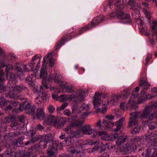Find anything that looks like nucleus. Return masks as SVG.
<instances>
[{
    "mask_svg": "<svg viewBox=\"0 0 157 157\" xmlns=\"http://www.w3.org/2000/svg\"><path fill=\"white\" fill-rule=\"evenodd\" d=\"M9 102L12 105L13 107L17 106L19 103V102L16 100L10 101Z\"/></svg>",
    "mask_w": 157,
    "mask_h": 157,
    "instance_id": "obj_53",
    "label": "nucleus"
},
{
    "mask_svg": "<svg viewBox=\"0 0 157 157\" xmlns=\"http://www.w3.org/2000/svg\"><path fill=\"white\" fill-rule=\"evenodd\" d=\"M52 55V54H48L44 57L42 64V67L40 71V78L47 77V72L46 68V59H48L50 56Z\"/></svg>",
    "mask_w": 157,
    "mask_h": 157,
    "instance_id": "obj_10",
    "label": "nucleus"
},
{
    "mask_svg": "<svg viewBox=\"0 0 157 157\" xmlns=\"http://www.w3.org/2000/svg\"><path fill=\"white\" fill-rule=\"evenodd\" d=\"M156 113L154 111L153 112L151 113L149 116L148 119L147 120V122L148 123H149L150 121L151 120H153L155 119V120H156V115H157Z\"/></svg>",
    "mask_w": 157,
    "mask_h": 157,
    "instance_id": "obj_42",
    "label": "nucleus"
},
{
    "mask_svg": "<svg viewBox=\"0 0 157 157\" xmlns=\"http://www.w3.org/2000/svg\"><path fill=\"white\" fill-rule=\"evenodd\" d=\"M63 121L61 119L60 117H56L53 124V125L57 128H61L63 126Z\"/></svg>",
    "mask_w": 157,
    "mask_h": 157,
    "instance_id": "obj_25",
    "label": "nucleus"
},
{
    "mask_svg": "<svg viewBox=\"0 0 157 157\" xmlns=\"http://www.w3.org/2000/svg\"><path fill=\"white\" fill-rule=\"evenodd\" d=\"M140 129V127L138 125L134 127L132 130L131 131V132L132 134H136L138 133Z\"/></svg>",
    "mask_w": 157,
    "mask_h": 157,
    "instance_id": "obj_47",
    "label": "nucleus"
},
{
    "mask_svg": "<svg viewBox=\"0 0 157 157\" xmlns=\"http://www.w3.org/2000/svg\"><path fill=\"white\" fill-rule=\"evenodd\" d=\"M119 95V98L122 97L124 98H127L130 95V93L127 91L126 90H125L123 93Z\"/></svg>",
    "mask_w": 157,
    "mask_h": 157,
    "instance_id": "obj_43",
    "label": "nucleus"
},
{
    "mask_svg": "<svg viewBox=\"0 0 157 157\" xmlns=\"http://www.w3.org/2000/svg\"><path fill=\"white\" fill-rule=\"evenodd\" d=\"M97 143L94 146L96 151H100L101 153L105 149V147L103 143L100 141H97Z\"/></svg>",
    "mask_w": 157,
    "mask_h": 157,
    "instance_id": "obj_24",
    "label": "nucleus"
},
{
    "mask_svg": "<svg viewBox=\"0 0 157 157\" xmlns=\"http://www.w3.org/2000/svg\"><path fill=\"white\" fill-rule=\"evenodd\" d=\"M0 90L2 91H5L6 90L7 91H8L9 90L10 91V89H9V88H6V87L4 86L2 83H0Z\"/></svg>",
    "mask_w": 157,
    "mask_h": 157,
    "instance_id": "obj_59",
    "label": "nucleus"
},
{
    "mask_svg": "<svg viewBox=\"0 0 157 157\" xmlns=\"http://www.w3.org/2000/svg\"><path fill=\"white\" fill-rule=\"evenodd\" d=\"M89 105L84 103L82 105V106L80 107V109L81 110L83 109V110H87L89 109Z\"/></svg>",
    "mask_w": 157,
    "mask_h": 157,
    "instance_id": "obj_54",
    "label": "nucleus"
},
{
    "mask_svg": "<svg viewBox=\"0 0 157 157\" xmlns=\"http://www.w3.org/2000/svg\"><path fill=\"white\" fill-rule=\"evenodd\" d=\"M137 147L136 144L131 142L130 143L126 144L125 146L121 147L120 149L121 151L129 153L135 151Z\"/></svg>",
    "mask_w": 157,
    "mask_h": 157,
    "instance_id": "obj_11",
    "label": "nucleus"
},
{
    "mask_svg": "<svg viewBox=\"0 0 157 157\" xmlns=\"http://www.w3.org/2000/svg\"><path fill=\"white\" fill-rule=\"evenodd\" d=\"M98 135L101 136V139L105 141L111 140L110 136L105 131H99Z\"/></svg>",
    "mask_w": 157,
    "mask_h": 157,
    "instance_id": "obj_27",
    "label": "nucleus"
},
{
    "mask_svg": "<svg viewBox=\"0 0 157 157\" xmlns=\"http://www.w3.org/2000/svg\"><path fill=\"white\" fill-rule=\"evenodd\" d=\"M57 146V144L53 143L52 145L49 146L47 150V153L48 155L50 156H54V152L56 150L57 148L55 146Z\"/></svg>",
    "mask_w": 157,
    "mask_h": 157,
    "instance_id": "obj_26",
    "label": "nucleus"
},
{
    "mask_svg": "<svg viewBox=\"0 0 157 157\" xmlns=\"http://www.w3.org/2000/svg\"><path fill=\"white\" fill-rule=\"evenodd\" d=\"M119 97V95L112 96L110 99L107 101L108 105H113L118 100Z\"/></svg>",
    "mask_w": 157,
    "mask_h": 157,
    "instance_id": "obj_33",
    "label": "nucleus"
},
{
    "mask_svg": "<svg viewBox=\"0 0 157 157\" xmlns=\"http://www.w3.org/2000/svg\"><path fill=\"white\" fill-rule=\"evenodd\" d=\"M82 131L83 133L85 134L91 135L93 132V129L91 128L89 125L84 126L82 128Z\"/></svg>",
    "mask_w": 157,
    "mask_h": 157,
    "instance_id": "obj_31",
    "label": "nucleus"
},
{
    "mask_svg": "<svg viewBox=\"0 0 157 157\" xmlns=\"http://www.w3.org/2000/svg\"><path fill=\"white\" fill-rule=\"evenodd\" d=\"M9 89H10V91L13 90L14 93L15 91L21 92L23 90H24L26 92L28 90L27 88L23 85H14L13 86H10Z\"/></svg>",
    "mask_w": 157,
    "mask_h": 157,
    "instance_id": "obj_17",
    "label": "nucleus"
},
{
    "mask_svg": "<svg viewBox=\"0 0 157 157\" xmlns=\"http://www.w3.org/2000/svg\"><path fill=\"white\" fill-rule=\"evenodd\" d=\"M128 4L131 6V9L134 10V13L137 14H139V10L141 8L140 5V4L136 2L133 0H131L128 1Z\"/></svg>",
    "mask_w": 157,
    "mask_h": 157,
    "instance_id": "obj_14",
    "label": "nucleus"
},
{
    "mask_svg": "<svg viewBox=\"0 0 157 157\" xmlns=\"http://www.w3.org/2000/svg\"><path fill=\"white\" fill-rule=\"evenodd\" d=\"M17 153V152L15 151L13 152L10 148H8L6 151L3 153L4 157H12V156L16 157Z\"/></svg>",
    "mask_w": 157,
    "mask_h": 157,
    "instance_id": "obj_22",
    "label": "nucleus"
},
{
    "mask_svg": "<svg viewBox=\"0 0 157 157\" xmlns=\"http://www.w3.org/2000/svg\"><path fill=\"white\" fill-rule=\"evenodd\" d=\"M101 93H100L98 92H95L93 98V103L94 108L97 109L96 110V112H101L104 113L106 112L107 109L106 106L105 107V105H103L105 107L104 108H103V106H102V109L98 108L103 102V100L99 98L101 95Z\"/></svg>",
    "mask_w": 157,
    "mask_h": 157,
    "instance_id": "obj_7",
    "label": "nucleus"
},
{
    "mask_svg": "<svg viewBox=\"0 0 157 157\" xmlns=\"http://www.w3.org/2000/svg\"><path fill=\"white\" fill-rule=\"evenodd\" d=\"M45 116V115L43 109L40 108L37 109L36 117L37 119L42 120Z\"/></svg>",
    "mask_w": 157,
    "mask_h": 157,
    "instance_id": "obj_29",
    "label": "nucleus"
},
{
    "mask_svg": "<svg viewBox=\"0 0 157 157\" xmlns=\"http://www.w3.org/2000/svg\"><path fill=\"white\" fill-rule=\"evenodd\" d=\"M104 19V17L102 15H101L95 18L91 21L90 24H89L90 26V28L96 26L103 21Z\"/></svg>",
    "mask_w": 157,
    "mask_h": 157,
    "instance_id": "obj_15",
    "label": "nucleus"
},
{
    "mask_svg": "<svg viewBox=\"0 0 157 157\" xmlns=\"http://www.w3.org/2000/svg\"><path fill=\"white\" fill-rule=\"evenodd\" d=\"M66 87V91L68 93H71L73 92V90L72 89V86H66L65 85ZM65 88V87L64 88Z\"/></svg>",
    "mask_w": 157,
    "mask_h": 157,
    "instance_id": "obj_57",
    "label": "nucleus"
},
{
    "mask_svg": "<svg viewBox=\"0 0 157 157\" xmlns=\"http://www.w3.org/2000/svg\"><path fill=\"white\" fill-rule=\"evenodd\" d=\"M42 101L43 100L42 98L40 96H38L36 98L35 100V102L38 104L40 105L41 104Z\"/></svg>",
    "mask_w": 157,
    "mask_h": 157,
    "instance_id": "obj_58",
    "label": "nucleus"
},
{
    "mask_svg": "<svg viewBox=\"0 0 157 157\" xmlns=\"http://www.w3.org/2000/svg\"><path fill=\"white\" fill-rule=\"evenodd\" d=\"M118 136V134L117 133H114L111 136H110L111 140L113 139H115L117 138Z\"/></svg>",
    "mask_w": 157,
    "mask_h": 157,
    "instance_id": "obj_61",
    "label": "nucleus"
},
{
    "mask_svg": "<svg viewBox=\"0 0 157 157\" xmlns=\"http://www.w3.org/2000/svg\"><path fill=\"white\" fill-rule=\"evenodd\" d=\"M44 137V136H41L40 135H36L35 136L32 137L31 139V142L32 143H34L41 139Z\"/></svg>",
    "mask_w": 157,
    "mask_h": 157,
    "instance_id": "obj_38",
    "label": "nucleus"
},
{
    "mask_svg": "<svg viewBox=\"0 0 157 157\" xmlns=\"http://www.w3.org/2000/svg\"><path fill=\"white\" fill-rule=\"evenodd\" d=\"M139 90L138 87H136L133 90V94L131 96L130 99L128 102V104L130 105V108L132 110H135L137 109L138 106L136 103L139 104L144 101L146 99V91L143 89L141 91V95L138 96L137 93Z\"/></svg>",
    "mask_w": 157,
    "mask_h": 157,
    "instance_id": "obj_3",
    "label": "nucleus"
},
{
    "mask_svg": "<svg viewBox=\"0 0 157 157\" xmlns=\"http://www.w3.org/2000/svg\"><path fill=\"white\" fill-rule=\"evenodd\" d=\"M68 104L66 102L60 106L57 107L56 108L57 111H59L64 109L67 106Z\"/></svg>",
    "mask_w": 157,
    "mask_h": 157,
    "instance_id": "obj_49",
    "label": "nucleus"
},
{
    "mask_svg": "<svg viewBox=\"0 0 157 157\" xmlns=\"http://www.w3.org/2000/svg\"><path fill=\"white\" fill-rule=\"evenodd\" d=\"M90 29V25L89 24H88L86 26L80 29L79 30V33H77L76 35H75L73 36H72V38L73 37H75L78 35H79L85 31L87 30V29Z\"/></svg>",
    "mask_w": 157,
    "mask_h": 157,
    "instance_id": "obj_34",
    "label": "nucleus"
},
{
    "mask_svg": "<svg viewBox=\"0 0 157 157\" xmlns=\"http://www.w3.org/2000/svg\"><path fill=\"white\" fill-rule=\"evenodd\" d=\"M150 85V84H148L146 78L145 77L142 78L139 83V86L140 87H142L145 89L147 90Z\"/></svg>",
    "mask_w": 157,
    "mask_h": 157,
    "instance_id": "obj_23",
    "label": "nucleus"
},
{
    "mask_svg": "<svg viewBox=\"0 0 157 157\" xmlns=\"http://www.w3.org/2000/svg\"><path fill=\"white\" fill-rule=\"evenodd\" d=\"M148 123V125L150 129H154L157 127V122L156 121H152L149 122Z\"/></svg>",
    "mask_w": 157,
    "mask_h": 157,
    "instance_id": "obj_41",
    "label": "nucleus"
},
{
    "mask_svg": "<svg viewBox=\"0 0 157 157\" xmlns=\"http://www.w3.org/2000/svg\"><path fill=\"white\" fill-rule=\"evenodd\" d=\"M142 140V139L141 138L139 137V136H136L132 138V143L135 144L136 143L141 142Z\"/></svg>",
    "mask_w": 157,
    "mask_h": 157,
    "instance_id": "obj_45",
    "label": "nucleus"
},
{
    "mask_svg": "<svg viewBox=\"0 0 157 157\" xmlns=\"http://www.w3.org/2000/svg\"><path fill=\"white\" fill-rule=\"evenodd\" d=\"M41 97L42 98L43 100H46L49 97V95L48 92L46 91L43 92Z\"/></svg>",
    "mask_w": 157,
    "mask_h": 157,
    "instance_id": "obj_44",
    "label": "nucleus"
},
{
    "mask_svg": "<svg viewBox=\"0 0 157 157\" xmlns=\"http://www.w3.org/2000/svg\"><path fill=\"white\" fill-rule=\"evenodd\" d=\"M70 150V153L72 154H74L75 153H77L78 151L76 147H71L69 148Z\"/></svg>",
    "mask_w": 157,
    "mask_h": 157,
    "instance_id": "obj_56",
    "label": "nucleus"
},
{
    "mask_svg": "<svg viewBox=\"0 0 157 157\" xmlns=\"http://www.w3.org/2000/svg\"><path fill=\"white\" fill-rule=\"evenodd\" d=\"M7 97L10 98H13L14 99H18L20 100H24L25 101L27 100V98H24L23 96L21 95H17L15 93L13 90L9 91L8 92H7Z\"/></svg>",
    "mask_w": 157,
    "mask_h": 157,
    "instance_id": "obj_20",
    "label": "nucleus"
},
{
    "mask_svg": "<svg viewBox=\"0 0 157 157\" xmlns=\"http://www.w3.org/2000/svg\"><path fill=\"white\" fill-rule=\"evenodd\" d=\"M54 60L52 59H50L49 60V65L52 67H53L54 65Z\"/></svg>",
    "mask_w": 157,
    "mask_h": 157,
    "instance_id": "obj_62",
    "label": "nucleus"
},
{
    "mask_svg": "<svg viewBox=\"0 0 157 157\" xmlns=\"http://www.w3.org/2000/svg\"><path fill=\"white\" fill-rule=\"evenodd\" d=\"M115 16L119 19L124 20L125 23H130L132 21L130 15L125 13L123 8L120 6L117 7L116 12L112 13L110 15V17L112 19Z\"/></svg>",
    "mask_w": 157,
    "mask_h": 157,
    "instance_id": "obj_4",
    "label": "nucleus"
},
{
    "mask_svg": "<svg viewBox=\"0 0 157 157\" xmlns=\"http://www.w3.org/2000/svg\"><path fill=\"white\" fill-rule=\"evenodd\" d=\"M23 105H22L23 109L25 110L26 113L32 114H34L36 109L34 105H32L30 102H29L25 104L24 102Z\"/></svg>",
    "mask_w": 157,
    "mask_h": 157,
    "instance_id": "obj_13",
    "label": "nucleus"
},
{
    "mask_svg": "<svg viewBox=\"0 0 157 157\" xmlns=\"http://www.w3.org/2000/svg\"><path fill=\"white\" fill-rule=\"evenodd\" d=\"M143 138L145 141L147 142L149 146L152 147L147 148L146 152H143L142 155H144V157H154L157 151V132L146 134Z\"/></svg>",
    "mask_w": 157,
    "mask_h": 157,
    "instance_id": "obj_2",
    "label": "nucleus"
},
{
    "mask_svg": "<svg viewBox=\"0 0 157 157\" xmlns=\"http://www.w3.org/2000/svg\"><path fill=\"white\" fill-rule=\"evenodd\" d=\"M48 110L50 113H53L55 110V108L52 105H49L48 106Z\"/></svg>",
    "mask_w": 157,
    "mask_h": 157,
    "instance_id": "obj_50",
    "label": "nucleus"
},
{
    "mask_svg": "<svg viewBox=\"0 0 157 157\" xmlns=\"http://www.w3.org/2000/svg\"><path fill=\"white\" fill-rule=\"evenodd\" d=\"M7 77H9L10 80L13 81L14 84L15 82V81L16 79V76L14 74L12 73H9V76Z\"/></svg>",
    "mask_w": 157,
    "mask_h": 157,
    "instance_id": "obj_46",
    "label": "nucleus"
},
{
    "mask_svg": "<svg viewBox=\"0 0 157 157\" xmlns=\"http://www.w3.org/2000/svg\"><path fill=\"white\" fill-rule=\"evenodd\" d=\"M151 29L152 31V39H149L150 43L154 45L157 42V23L156 21L152 22Z\"/></svg>",
    "mask_w": 157,
    "mask_h": 157,
    "instance_id": "obj_9",
    "label": "nucleus"
},
{
    "mask_svg": "<svg viewBox=\"0 0 157 157\" xmlns=\"http://www.w3.org/2000/svg\"><path fill=\"white\" fill-rule=\"evenodd\" d=\"M5 74L2 71L0 70V82H3L5 80Z\"/></svg>",
    "mask_w": 157,
    "mask_h": 157,
    "instance_id": "obj_51",
    "label": "nucleus"
},
{
    "mask_svg": "<svg viewBox=\"0 0 157 157\" xmlns=\"http://www.w3.org/2000/svg\"><path fill=\"white\" fill-rule=\"evenodd\" d=\"M41 58V56L40 55H36L32 58V60L33 63L35 64L37 63L35 69H38L39 68L40 65H39V64L40 63Z\"/></svg>",
    "mask_w": 157,
    "mask_h": 157,
    "instance_id": "obj_30",
    "label": "nucleus"
},
{
    "mask_svg": "<svg viewBox=\"0 0 157 157\" xmlns=\"http://www.w3.org/2000/svg\"><path fill=\"white\" fill-rule=\"evenodd\" d=\"M114 118V116L112 115H106L103 119L102 122L101 120L98 121L96 124V126L100 129H111V128L114 126V125L113 123L110 121ZM124 117H122L118 121L116 122L115 125L116 128H114L113 131L117 132L119 131L123 125V122L124 121Z\"/></svg>",
    "mask_w": 157,
    "mask_h": 157,
    "instance_id": "obj_1",
    "label": "nucleus"
},
{
    "mask_svg": "<svg viewBox=\"0 0 157 157\" xmlns=\"http://www.w3.org/2000/svg\"><path fill=\"white\" fill-rule=\"evenodd\" d=\"M47 77H41V78H43V85L44 86L45 88L46 89H48L49 88V86L48 85L46 84V83H44V82L46 81V78Z\"/></svg>",
    "mask_w": 157,
    "mask_h": 157,
    "instance_id": "obj_60",
    "label": "nucleus"
},
{
    "mask_svg": "<svg viewBox=\"0 0 157 157\" xmlns=\"http://www.w3.org/2000/svg\"><path fill=\"white\" fill-rule=\"evenodd\" d=\"M130 113V116L132 117L129 118V122L128 124L129 127H133L134 126L138 125V122L136 119L137 117H135V113Z\"/></svg>",
    "mask_w": 157,
    "mask_h": 157,
    "instance_id": "obj_21",
    "label": "nucleus"
},
{
    "mask_svg": "<svg viewBox=\"0 0 157 157\" xmlns=\"http://www.w3.org/2000/svg\"><path fill=\"white\" fill-rule=\"evenodd\" d=\"M126 138L124 136H120L117 141V145L119 146L124 143L126 140Z\"/></svg>",
    "mask_w": 157,
    "mask_h": 157,
    "instance_id": "obj_36",
    "label": "nucleus"
},
{
    "mask_svg": "<svg viewBox=\"0 0 157 157\" xmlns=\"http://www.w3.org/2000/svg\"><path fill=\"white\" fill-rule=\"evenodd\" d=\"M8 136L11 140H14L13 144L18 147L21 146L23 143V140L20 138L17 139L18 137V135L15 132H11L8 134Z\"/></svg>",
    "mask_w": 157,
    "mask_h": 157,
    "instance_id": "obj_12",
    "label": "nucleus"
},
{
    "mask_svg": "<svg viewBox=\"0 0 157 157\" xmlns=\"http://www.w3.org/2000/svg\"><path fill=\"white\" fill-rule=\"evenodd\" d=\"M15 68L17 71L21 73H23L24 71H30L26 68V65L22 63H16L15 66Z\"/></svg>",
    "mask_w": 157,
    "mask_h": 157,
    "instance_id": "obj_19",
    "label": "nucleus"
},
{
    "mask_svg": "<svg viewBox=\"0 0 157 157\" xmlns=\"http://www.w3.org/2000/svg\"><path fill=\"white\" fill-rule=\"evenodd\" d=\"M157 107V102L153 103L151 104L146 107L142 113L138 112L135 113V117L139 116L141 119H147L150 113Z\"/></svg>",
    "mask_w": 157,
    "mask_h": 157,
    "instance_id": "obj_6",
    "label": "nucleus"
},
{
    "mask_svg": "<svg viewBox=\"0 0 157 157\" xmlns=\"http://www.w3.org/2000/svg\"><path fill=\"white\" fill-rule=\"evenodd\" d=\"M84 122L83 119H79L71 124V126H69L64 128V131L68 134H71L73 137L79 138L81 136V130L78 129L75 131L71 130V127H80Z\"/></svg>",
    "mask_w": 157,
    "mask_h": 157,
    "instance_id": "obj_5",
    "label": "nucleus"
},
{
    "mask_svg": "<svg viewBox=\"0 0 157 157\" xmlns=\"http://www.w3.org/2000/svg\"><path fill=\"white\" fill-rule=\"evenodd\" d=\"M56 117L52 115H49L46 121L47 124H53L54 123L55 119Z\"/></svg>",
    "mask_w": 157,
    "mask_h": 157,
    "instance_id": "obj_37",
    "label": "nucleus"
},
{
    "mask_svg": "<svg viewBox=\"0 0 157 157\" xmlns=\"http://www.w3.org/2000/svg\"><path fill=\"white\" fill-rule=\"evenodd\" d=\"M63 113L65 115L69 116L71 115V112L70 111L66 109L64 111Z\"/></svg>",
    "mask_w": 157,
    "mask_h": 157,
    "instance_id": "obj_64",
    "label": "nucleus"
},
{
    "mask_svg": "<svg viewBox=\"0 0 157 157\" xmlns=\"http://www.w3.org/2000/svg\"><path fill=\"white\" fill-rule=\"evenodd\" d=\"M72 38V35H70L64 38L62 37L61 38L60 40L57 42L56 44L54 47L55 50L56 51L58 50L63 44L65 41L70 40Z\"/></svg>",
    "mask_w": 157,
    "mask_h": 157,
    "instance_id": "obj_18",
    "label": "nucleus"
},
{
    "mask_svg": "<svg viewBox=\"0 0 157 157\" xmlns=\"http://www.w3.org/2000/svg\"><path fill=\"white\" fill-rule=\"evenodd\" d=\"M77 99L80 101H84L85 100V97L84 93L82 91L77 94Z\"/></svg>",
    "mask_w": 157,
    "mask_h": 157,
    "instance_id": "obj_39",
    "label": "nucleus"
},
{
    "mask_svg": "<svg viewBox=\"0 0 157 157\" xmlns=\"http://www.w3.org/2000/svg\"><path fill=\"white\" fill-rule=\"evenodd\" d=\"M62 77V76L59 74L56 73L50 76L48 80L49 81L53 80L54 81L59 84L61 88H64L66 87L65 85L64 84V82L61 81L60 78Z\"/></svg>",
    "mask_w": 157,
    "mask_h": 157,
    "instance_id": "obj_8",
    "label": "nucleus"
},
{
    "mask_svg": "<svg viewBox=\"0 0 157 157\" xmlns=\"http://www.w3.org/2000/svg\"><path fill=\"white\" fill-rule=\"evenodd\" d=\"M152 55L150 54H148L147 56L145 59L144 63L145 65H146L147 63L149 62V60L152 58Z\"/></svg>",
    "mask_w": 157,
    "mask_h": 157,
    "instance_id": "obj_52",
    "label": "nucleus"
},
{
    "mask_svg": "<svg viewBox=\"0 0 157 157\" xmlns=\"http://www.w3.org/2000/svg\"><path fill=\"white\" fill-rule=\"evenodd\" d=\"M48 142L44 139L40 141L38 145V146L41 149H45L47 147Z\"/></svg>",
    "mask_w": 157,
    "mask_h": 157,
    "instance_id": "obj_35",
    "label": "nucleus"
},
{
    "mask_svg": "<svg viewBox=\"0 0 157 157\" xmlns=\"http://www.w3.org/2000/svg\"><path fill=\"white\" fill-rule=\"evenodd\" d=\"M22 105L20 104V106L17 108H15L13 110V112L15 113H19L23 110Z\"/></svg>",
    "mask_w": 157,
    "mask_h": 157,
    "instance_id": "obj_48",
    "label": "nucleus"
},
{
    "mask_svg": "<svg viewBox=\"0 0 157 157\" xmlns=\"http://www.w3.org/2000/svg\"><path fill=\"white\" fill-rule=\"evenodd\" d=\"M96 142L97 141H94L90 139L86 140V143L85 144H89L90 145H95L97 143Z\"/></svg>",
    "mask_w": 157,
    "mask_h": 157,
    "instance_id": "obj_55",
    "label": "nucleus"
},
{
    "mask_svg": "<svg viewBox=\"0 0 157 157\" xmlns=\"http://www.w3.org/2000/svg\"><path fill=\"white\" fill-rule=\"evenodd\" d=\"M28 133L30 136H32L36 134V131L34 130H31Z\"/></svg>",
    "mask_w": 157,
    "mask_h": 157,
    "instance_id": "obj_63",
    "label": "nucleus"
},
{
    "mask_svg": "<svg viewBox=\"0 0 157 157\" xmlns=\"http://www.w3.org/2000/svg\"><path fill=\"white\" fill-rule=\"evenodd\" d=\"M44 137L43 138L45 141H47L48 143L49 141H52L53 140V136L52 134L48 133L45 134Z\"/></svg>",
    "mask_w": 157,
    "mask_h": 157,
    "instance_id": "obj_40",
    "label": "nucleus"
},
{
    "mask_svg": "<svg viewBox=\"0 0 157 157\" xmlns=\"http://www.w3.org/2000/svg\"><path fill=\"white\" fill-rule=\"evenodd\" d=\"M74 97L71 95H60L59 100L61 102H64L67 101H68L69 99L72 100L74 99Z\"/></svg>",
    "mask_w": 157,
    "mask_h": 157,
    "instance_id": "obj_32",
    "label": "nucleus"
},
{
    "mask_svg": "<svg viewBox=\"0 0 157 157\" xmlns=\"http://www.w3.org/2000/svg\"><path fill=\"white\" fill-rule=\"evenodd\" d=\"M4 97V94H3L2 92H0V105H3L4 106L6 107L5 110L6 113L7 112L11 109L13 107L10 103L9 102H7L6 101H5L3 102H2V99H3Z\"/></svg>",
    "mask_w": 157,
    "mask_h": 157,
    "instance_id": "obj_16",
    "label": "nucleus"
},
{
    "mask_svg": "<svg viewBox=\"0 0 157 157\" xmlns=\"http://www.w3.org/2000/svg\"><path fill=\"white\" fill-rule=\"evenodd\" d=\"M5 66H6L5 70L6 73V77H8L9 76V73H11L10 72V71L12 69L13 67L12 66L10 65H7L6 64V63L3 62L0 63V68H2Z\"/></svg>",
    "mask_w": 157,
    "mask_h": 157,
    "instance_id": "obj_28",
    "label": "nucleus"
}]
</instances>
